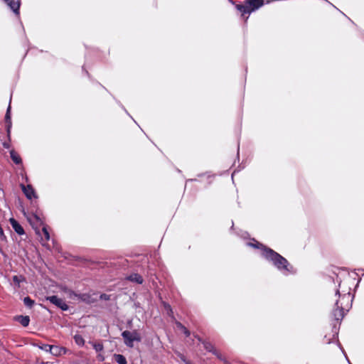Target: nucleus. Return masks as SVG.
Returning <instances> with one entry per match:
<instances>
[{
  "instance_id": "f257e3e1",
  "label": "nucleus",
  "mask_w": 364,
  "mask_h": 364,
  "mask_svg": "<svg viewBox=\"0 0 364 364\" xmlns=\"http://www.w3.org/2000/svg\"><path fill=\"white\" fill-rule=\"evenodd\" d=\"M262 257L284 275L293 274L296 272L293 266L285 257L269 247L263 249Z\"/></svg>"
},
{
  "instance_id": "f03ea898",
  "label": "nucleus",
  "mask_w": 364,
  "mask_h": 364,
  "mask_svg": "<svg viewBox=\"0 0 364 364\" xmlns=\"http://www.w3.org/2000/svg\"><path fill=\"white\" fill-rule=\"evenodd\" d=\"M122 336L124 339V344L129 348L134 347V341L140 342L141 341L140 333L136 330L132 331H124L122 333Z\"/></svg>"
},
{
  "instance_id": "7ed1b4c3",
  "label": "nucleus",
  "mask_w": 364,
  "mask_h": 364,
  "mask_svg": "<svg viewBox=\"0 0 364 364\" xmlns=\"http://www.w3.org/2000/svg\"><path fill=\"white\" fill-rule=\"evenodd\" d=\"M336 295L338 296L340 299L336 300L335 306L342 307L346 311H348L352 306L353 296L350 293L344 294L341 296L338 289L336 290Z\"/></svg>"
},
{
  "instance_id": "20e7f679",
  "label": "nucleus",
  "mask_w": 364,
  "mask_h": 364,
  "mask_svg": "<svg viewBox=\"0 0 364 364\" xmlns=\"http://www.w3.org/2000/svg\"><path fill=\"white\" fill-rule=\"evenodd\" d=\"M63 291L67 294L68 297L70 298V299H77L85 302L86 304H92L95 301V299H92V296L87 293L77 294L68 288H65L63 289Z\"/></svg>"
},
{
  "instance_id": "39448f33",
  "label": "nucleus",
  "mask_w": 364,
  "mask_h": 364,
  "mask_svg": "<svg viewBox=\"0 0 364 364\" xmlns=\"http://www.w3.org/2000/svg\"><path fill=\"white\" fill-rule=\"evenodd\" d=\"M346 311L345 309H343L342 307H337L333 309L332 312V316H333L335 321L338 323V326L335 323L333 326L332 328V336L333 338H336L338 337V329H339V322L343 319L344 317V311Z\"/></svg>"
},
{
  "instance_id": "423d86ee",
  "label": "nucleus",
  "mask_w": 364,
  "mask_h": 364,
  "mask_svg": "<svg viewBox=\"0 0 364 364\" xmlns=\"http://www.w3.org/2000/svg\"><path fill=\"white\" fill-rule=\"evenodd\" d=\"M46 300L49 301L51 304H54L63 311H67L68 309V304L62 299L58 298L57 296L53 295L47 296Z\"/></svg>"
},
{
  "instance_id": "0eeeda50",
  "label": "nucleus",
  "mask_w": 364,
  "mask_h": 364,
  "mask_svg": "<svg viewBox=\"0 0 364 364\" xmlns=\"http://www.w3.org/2000/svg\"><path fill=\"white\" fill-rule=\"evenodd\" d=\"M4 2L16 16H19L21 0H4Z\"/></svg>"
},
{
  "instance_id": "6e6552de",
  "label": "nucleus",
  "mask_w": 364,
  "mask_h": 364,
  "mask_svg": "<svg viewBox=\"0 0 364 364\" xmlns=\"http://www.w3.org/2000/svg\"><path fill=\"white\" fill-rule=\"evenodd\" d=\"M10 110H11V106L9 105L7 108L6 114H5L6 136H7L9 141H11V127H12Z\"/></svg>"
},
{
  "instance_id": "1a4fd4ad",
  "label": "nucleus",
  "mask_w": 364,
  "mask_h": 364,
  "mask_svg": "<svg viewBox=\"0 0 364 364\" xmlns=\"http://www.w3.org/2000/svg\"><path fill=\"white\" fill-rule=\"evenodd\" d=\"M21 188L22 189V191L23 192V193L25 194L26 197L28 199L31 200L32 198H37L36 191L31 185L28 184V185L25 186L23 184H21Z\"/></svg>"
},
{
  "instance_id": "9d476101",
  "label": "nucleus",
  "mask_w": 364,
  "mask_h": 364,
  "mask_svg": "<svg viewBox=\"0 0 364 364\" xmlns=\"http://www.w3.org/2000/svg\"><path fill=\"white\" fill-rule=\"evenodd\" d=\"M245 4L249 6L252 12L255 11L264 5V0H245Z\"/></svg>"
},
{
  "instance_id": "9b49d317",
  "label": "nucleus",
  "mask_w": 364,
  "mask_h": 364,
  "mask_svg": "<svg viewBox=\"0 0 364 364\" xmlns=\"http://www.w3.org/2000/svg\"><path fill=\"white\" fill-rule=\"evenodd\" d=\"M10 223L14 230V231L19 235H22L25 233L23 227L19 224V223L14 218L10 219Z\"/></svg>"
},
{
  "instance_id": "f8f14e48",
  "label": "nucleus",
  "mask_w": 364,
  "mask_h": 364,
  "mask_svg": "<svg viewBox=\"0 0 364 364\" xmlns=\"http://www.w3.org/2000/svg\"><path fill=\"white\" fill-rule=\"evenodd\" d=\"M66 351L67 349L64 347L52 345L50 353L55 356H59L65 354Z\"/></svg>"
},
{
  "instance_id": "ddd939ff",
  "label": "nucleus",
  "mask_w": 364,
  "mask_h": 364,
  "mask_svg": "<svg viewBox=\"0 0 364 364\" xmlns=\"http://www.w3.org/2000/svg\"><path fill=\"white\" fill-rule=\"evenodd\" d=\"M235 7L242 14V16L245 14L250 15L252 13L251 9L247 4H236Z\"/></svg>"
},
{
  "instance_id": "4468645a",
  "label": "nucleus",
  "mask_w": 364,
  "mask_h": 364,
  "mask_svg": "<svg viewBox=\"0 0 364 364\" xmlns=\"http://www.w3.org/2000/svg\"><path fill=\"white\" fill-rule=\"evenodd\" d=\"M127 279L129 280V281H131L132 282H135L136 284H141L144 282V279L142 278V277L137 274V273H134V274H130L129 276H128L127 277Z\"/></svg>"
},
{
  "instance_id": "2eb2a0df",
  "label": "nucleus",
  "mask_w": 364,
  "mask_h": 364,
  "mask_svg": "<svg viewBox=\"0 0 364 364\" xmlns=\"http://www.w3.org/2000/svg\"><path fill=\"white\" fill-rule=\"evenodd\" d=\"M247 245L255 249H260L261 253L263 252V249L265 247H267V246L264 245L263 244L259 242L258 241L255 240V239H252V242H247Z\"/></svg>"
},
{
  "instance_id": "dca6fc26",
  "label": "nucleus",
  "mask_w": 364,
  "mask_h": 364,
  "mask_svg": "<svg viewBox=\"0 0 364 364\" xmlns=\"http://www.w3.org/2000/svg\"><path fill=\"white\" fill-rule=\"evenodd\" d=\"M15 319L23 327L28 326L30 322V318L28 316H17Z\"/></svg>"
},
{
  "instance_id": "f3484780",
  "label": "nucleus",
  "mask_w": 364,
  "mask_h": 364,
  "mask_svg": "<svg viewBox=\"0 0 364 364\" xmlns=\"http://www.w3.org/2000/svg\"><path fill=\"white\" fill-rule=\"evenodd\" d=\"M10 156L14 164L19 165L22 164V159L21 156L14 151H10Z\"/></svg>"
},
{
  "instance_id": "a211bd4d",
  "label": "nucleus",
  "mask_w": 364,
  "mask_h": 364,
  "mask_svg": "<svg viewBox=\"0 0 364 364\" xmlns=\"http://www.w3.org/2000/svg\"><path fill=\"white\" fill-rule=\"evenodd\" d=\"M113 358L114 361L118 364H127V359L124 355L122 354H114Z\"/></svg>"
},
{
  "instance_id": "6ab92c4d",
  "label": "nucleus",
  "mask_w": 364,
  "mask_h": 364,
  "mask_svg": "<svg viewBox=\"0 0 364 364\" xmlns=\"http://www.w3.org/2000/svg\"><path fill=\"white\" fill-rule=\"evenodd\" d=\"M13 282L16 286V288H19L21 283L25 281V278L23 276L14 275L12 278Z\"/></svg>"
},
{
  "instance_id": "aec40b11",
  "label": "nucleus",
  "mask_w": 364,
  "mask_h": 364,
  "mask_svg": "<svg viewBox=\"0 0 364 364\" xmlns=\"http://www.w3.org/2000/svg\"><path fill=\"white\" fill-rule=\"evenodd\" d=\"M203 345L204 348L211 353H213V352L217 350L215 346L209 341H203Z\"/></svg>"
},
{
  "instance_id": "412c9836",
  "label": "nucleus",
  "mask_w": 364,
  "mask_h": 364,
  "mask_svg": "<svg viewBox=\"0 0 364 364\" xmlns=\"http://www.w3.org/2000/svg\"><path fill=\"white\" fill-rule=\"evenodd\" d=\"M90 343L97 353L102 351L104 349V346L102 343L90 342Z\"/></svg>"
},
{
  "instance_id": "4be33fe9",
  "label": "nucleus",
  "mask_w": 364,
  "mask_h": 364,
  "mask_svg": "<svg viewBox=\"0 0 364 364\" xmlns=\"http://www.w3.org/2000/svg\"><path fill=\"white\" fill-rule=\"evenodd\" d=\"M74 340L75 343L79 346H83L85 344V340L81 335L76 334L74 336Z\"/></svg>"
},
{
  "instance_id": "5701e85b",
  "label": "nucleus",
  "mask_w": 364,
  "mask_h": 364,
  "mask_svg": "<svg viewBox=\"0 0 364 364\" xmlns=\"http://www.w3.org/2000/svg\"><path fill=\"white\" fill-rule=\"evenodd\" d=\"M24 305L28 308H32L34 304V301L29 296H26L23 299Z\"/></svg>"
},
{
  "instance_id": "b1692460",
  "label": "nucleus",
  "mask_w": 364,
  "mask_h": 364,
  "mask_svg": "<svg viewBox=\"0 0 364 364\" xmlns=\"http://www.w3.org/2000/svg\"><path fill=\"white\" fill-rule=\"evenodd\" d=\"M176 325H177V326H178V328H180L183 331V333L185 334V336H186V337H188V336H190V334H191L190 331H188V329H187V328H186L183 325H182V324H181V323H179V322H178V323H176Z\"/></svg>"
},
{
  "instance_id": "393cba45",
  "label": "nucleus",
  "mask_w": 364,
  "mask_h": 364,
  "mask_svg": "<svg viewBox=\"0 0 364 364\" xmlns=\"http://www.w3.org/2000/svg\"><path fill=\"white\" fill-rule=\"evenodd\" d=\"M213 354L215 355L220 360L224 362L225 363H228L225 358L218 350L213 352Z\"/></svg>"
},
{
  "instance_id": "a878e982",
  "label": "nucleus",
  "mask_w": 364,
  "mask_h": 364,
  "mask_svg": "<svg viewBox=\"0 0 364 364\" xmlns=\"http://www.w3.org/2000/svg\"><path fill=\"white\" fill-rule=\"evenodd\" d=\"M42 231H43V233L44 235L45 240L46 241H49L50 239V234H49V232L48 230L47 227L46 226H43V228H42Z\"/></svg>"
},
{
  "instance_id": "bb28decb",
  "label": "nucleus",
  "mask_w": 364,
  "mask_h": 364,
  "mask_svg": "<svg viewBox=\"0 0 364 364\" xmlns=\"http://www.w3.org/2000/svg\"><path fill=\"white\" fill-rule=\"evenodd\" d=\"M52 345L49 344H43L41 346H40V348L42 349L44 351L50 352Z\"/></svg>"
},
{
  "instance_id": "cd10ccee",
  "label": "nucleus",
  "mask_w": 364,
  "mask_h": 364,
  "mask_svg": "<svg viewBox=\"0 0 364 364\" xmlns=\"http://www.w3.org/2000/svg\"><path fill=\"white\" fill-rule=\"evenodd\" d=\"M100 299L101 300L108 301L110 299V295L107 294H102L100 296Z\"/></svg>"
},
{
  "instance_id": "c85d7f7f",
  "label": "nucleus",
  "mask_w": 364,
  "mask_h": 364,
  "mask_svg": "<svg viewBox=\"0 0 364 364\" xmlns=\"http://www.w3.org/2000/svg\"><path fill=\"white\" fill-rule=\"evenodd\" d=\"M97 358L99 361L102 362L105 360V356L100 353L97 355Z\"/></svg>"
},
{
  "instance_id": "c756f323",
  "label": "nucleus",
  "mask_w": 364,
  "mask_h": 364,
  "mask_svg": "<svg viewBox=\"0 0 364 364\" xmlns=\"http://www.w3.org/2000/svg\"><path fill=\"white\" fill-rule=\"evenodd\" d=\"M2 145H3L4 148H5V149H9L10 148L9 142L4 141V142H3Z\"/></svg>"
},
{
  "instance_id": "7c9ffc66",
  "label": "nucleus",
  "mask_w": 364,
  "mask_h": 364,
  "mask_svg": "<svg viewBox=\"0 0 364 364\" xmlns=\"http://www.w3.org/2000/svg\"><path fill=\"white\" fill-rule=\"evenodd\" d=\"M181 359L186 364L187 363H191L189 360H186L184 355H181Z\"/></svg>"
},
{
  "instance_id": "2f4dec72",
  "label": "nucleus",
  "mask_w": 364,
  "mask_h": 364,
  "mask_svg": "<svg viewBox=\"0 0 364 364\" xmlns=\"http://www.w3.org/2000/svg\"><path fill=\"white\" fill-rule=\"evenodd\" d=\"M338 345H339V347H340V348L341 349L342 352L343 353L344 355L346 356V359H347V360H348V363H349V364H351V363H350V361H349V360H348V357H347V355H346V353H345L344 350L343 349V348L341 346V345H340L339 343H338Z\"/></svg>"
},
{
  "instance_id": "473e14b6",
  "label": "nucleus",
  "mask_w": 364,
  "mask_h": 364,
  "mask_svg": "<svg viewBox=\"0 0 364 364\" xmlns=\"http://www.w3.org/2000/svg\"><path fill=\"white\" fill-rule=\"evenodd\" d=\"M324 339H325V342H326L327 344H329V343H331V338H327V336H325Z\"/></svg>"
},
{
  "instance_id": "72a5a7b5",
  "label": "nucleus",
  "mask_w": 364,
  "mask_h": 364,
  "mask_svg": "<svg viewBox=\"0 0 364 364\" xmlns=\"http://www.w3.org/2000/svg\"><path fill=\"white\" fill-rule=\"evenodd\" d=\"M247 235H248V233H247V232H243V234L242 235V237H246V236H247Z\"/></svg>"
},
{
  "instance_id": "f704fd0d",
  "label": "nucleus",
  "mask_w": 364,
  "mask_h": 364,
  "mask_svg": "<svg viewBox=\"0 0 364 364\" xmlns=\"http://www.w3.org/2000/svg\"><path fill=\"white\" fill-rule=\"evenodd\" d=\"M196 338H197V339L198 340V341H200V343H203V341L200 337L196 336Z\"/></svg>"
},
{
  "instance_id": "c9c22d12",
  "label": "nucleus",
  "mask_w": 364,
  "mask_h": 364,
  "mask_svg": "<svg viewBox=\"0 0 364 364\" xmlns=\"http://www.w3.org/2000/svg\"><path fill=\"white\" fill-rule=\"evenodd\" d=\"M237 157H239V146L237 147Z\"/></svg>"
},
{
  "instance_id": "e433bc0d",
  "label": "nucleus",
  "mask_w": 364,
  "mask_h": 364,
  "mask_svg": "<svg viewBox=\"0 0 364 364\" xmlns=\"http://www.w3.org/2000/svg\"><path fill=\"white\" fill-rule=\"evenodd\" d=\"M274 1V0H269V1H267V4H269V3L272 2V1Z\"/></svg>"
},
{
  "instance_id": "4c0bfd02",
  "label": "nucleus",
  "mask_w": 364,
  "mask_h": 364,
  "mask_svg": "<svg viewBox=\"0 0 364 364\" xmlns=\"http://www.w3.org/2000/svg\"><path fill=\"white\" fill-rule=\"evenodd\" d=\"M196 181V179H189V180L187 181V182H188V181Z\"/></svg>"
},
{
  "instance_id": "58836bf2",
  "label": "nucleus",
  "mask_w": 364,
  "mask_h": 364,
  "mask_svg": "<svg viewBox=\"0 0 364 364\" xmlns=\"http://www.w3.org/2000/svg\"><path fill=\"white\" fill-rule=\"evenodd\" d=\"M235 173V171L232 173V178H233L234 174Z\"/></svg>"
},
{
  "instance_id": "ea45409f",
  "label": "nucleus",
  "mask_w": 364,
  "mask_h": 364,
  "mask_svg": "<svg viewBox=\"0 0 364 364\" xmlns=\"http://www.w3.org/2000/svg\"><path fill=\"white\" fill-rule=\"evenodd\" d=\"M122 108L124 109L125 112H126L127 114H129V113L127 112V110H126V109H124V107H122Z\"/></svg>"
},
{
  "instance_id": "a19ab883",
  "label": "nucleus",
  "mask_w": 364,
  "mask_h": 364,
  "mask_svg": "<svg viewBox=\"0 0 364 364\" xmlns=\"http://www.w3.org/2000/svg\"><path fill=\"white\" fill-rule=\"evenodd\" d=\"M229 1L232 4H234V2L232 0H229Z\"/></svg>"
}]
</instances>
